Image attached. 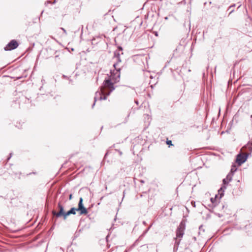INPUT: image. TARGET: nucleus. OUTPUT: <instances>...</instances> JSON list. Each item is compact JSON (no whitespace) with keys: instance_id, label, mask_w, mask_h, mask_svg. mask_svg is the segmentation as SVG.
<instances>
[{"instance_id":"9b49d317","label":"nucleus","mask_w":252,"mask_h":252,"mask_svg":"<svg viewBox=\"0 0 252 252\" xmlns=\"http://www.w3.org/2000/svg\"><path fill=\"white\" fill-rule=\"evenodd\" d=\"M166 143L168 145H172V141L171 140H168L167 141Z\"/></svg>"},{"instance_id":"f3484780","label":"nucleus","mask_w":252,"mask_h":252,"mask_svg":"<svg viewBox=\"0 0 252 252\" xmlns=\"http://www.w3.org/2000/svg\"><path fill=\"white\" fill-rule=\"evenodd\" d=\"M251 117H252V116H251Z\"/></svg>"},{"instance_id":"f8f14e48","label":"nucleus","mask_w":252,"mask_h":252,"mask_svg":"<svg viewBox=\"0 0 252 252\" xmlns=\"http://www.w3.org/2000/svg\"><path fill=\"white\" fill-rule=\"evenodd\" d=\"M215 200H216V198H211V200L212 203H214Z\"/></svg>"},{"instance_id":"7ed1b4c3","label":"nucleus","mask_w":252,"mask_h":252,"mask_svg":"<svg viewBox=\"0 0 252 252\" xmlns=\"http://www.w3.org/2000/svg\"><path fill=\"white\" fill-rule=\"evenodd\" d=\"M185 229V224L183 222H181L178 227V229L176 231V237L177 239L180 238V240L181 238L183 237V236L184 234V230Z\"/></svg>"},{"instance_id":"4468645a","label":"nucleus","mask_w":252,"mask_h":252,"mask_svg":"<svg viewBox=\"0 0 252 252\" xmlns=\"http://www.w3.org/2000/svg\"><path fill=\"white\" fill-rule=\"evenodd\" d=\"M119 50H120V51H122V50H123L122 48V47H119Z\"/></svg>"},{"instance_id":"6e6552de","label":"nucleus","mask_w":252,"mask_h":252,"mask_svg":"<svg viewBox=\"0 0 252 252\" xmlns=\"http://www.w3.org/2000/svg\"><path fill=\"white\" fill-rule=\"evenodd\" d=\"M78 232L76 231L75 234H74V237H73V240H72V244H71V246L72 247L74 245H75L76 244V243L75 242L76 241V239H77V238L78 237Z\"/></svg>"},{"instance_id":"ddd939ff","label":"nucleus","mask_w":252,"mask_h":252,"mask_svg":"<svg viewBox=\"0 0 252 252\" xmlns=\"http://www.w3.org/2000/svg\"><path fill=\"white\" fill-rule=\"evenodd\" d=\"M11 155H12V154H11V153H10V156H9V158H7V160H8L11 157Z\"/></svg>"},{"instance_id":"20e7f679","label":"nucleus","mask_w":252,"mask_h":252,"mask_svg":"<svg viewBox=\"0 0 252 252\" xmlns=\"http://www.w3.org/2000/svg\"><path fill=\"white\" fill-rule=\"evenodd\" d=\"M58 207L59 209V211L58 212H56L55 211H53L52 214L53 216H56V217L58 218L63 216V219H64V215L65 214L66 212L64 211L63 206L60 203H59Z\"/></svg>"},{"instance_id":"9d476101","label":"nucleus","mask_w":252,"mask_h":252,"mask_svg":"<svg viewBox=\"0 0 252 252\" xmlns=\"http://www.w3.org/2000/svg\"><path fill=\"white\" fill-rule=\"evenodd\" d=\"M60 30H61L63 31V32L64 33V34H65V35H66V32L64 28H60Z\"/></svg>"},{"instance_id":"1a4fd4ad","label":"nucleus","mask_w":252,"mask_h":252,"mask_svg":"<svg viewBox=\"0 0 252 252\" xmlns=\"http://www.w3.org/2000/svg\"><path fill=\"white\" fill-rule=\"evenodd\" d=\"M223 184H224V185H225V184H227V183H228V180H227V178H226V179H224L223 180Z\"/></svg>"},{"instance_id":"2eb2a0df","label":"nucleus","mask_w":252,"mask_h":252,"mask_svg":"<svg viewBox=\"0 0 252 252\" xmlns=\"http://www.w3.org/2000/svg\"><path fill=\"white\" fill-rule=\"evenodd\" d=\"M71 197H72V194H70V195H69V199H71Z\"/></svg>"},{"instance_id":"f257e3e1","label":"nucleus","mask_w":252,"mask_h":252,"mask_svg":"<svg viewBox=\"0 0 252 252\" xmlns=\"http://www.w3.org/2000/svg\"><path fill=\"white\" fill-rule=\"evenodd\" d=\"M115 58L118 61L117 63L113 64L114 69L111 70L109 79L106 80L104 82V86L101 89L100 92H97L95 93L94 101L96 100V97L99 96V99H106V96L109 95L110 93L113 91L115 88L113 86V83L117 82L120 80L121 67L119 64L121 61L120 59L119 54L115 53Z\"/></svg>"},{"instance_id":"0eeeda50","label":"nucleus","mask_w":252,"mask_h":252,"mask_svg":"<svg viewBox=\"0 0 252 252\" xmlns=\"http://www.w3.org/2000/svg\"><path fill=\"white\" fill-rule=\"evenodd\" d=\"M79 203L80 214H86L87 213V210L84 207L82 204V198H80Z\"/></svg>"},{"instance_id":"39448f33","label":"nucleus","mask_w":252,"mask_h":252,"mask_svg":"<svg viewBox=\"0 0 252 252\" xmlns=\"http://www.w3.org/2000/svg\"><path fill=\"white\" fill-rule=\"evenodd\" d=\"M247 158L248 156L246 154H240L237 155L236 162L238 163L239 165H240L246 161Z\"/></svg>"},{"instance_id":"423d86ee","label":"nucleus","mask_w":252,"mask_h":252,"mask_svg":"<svg viewBox=\"0 0 252 252\" xmlns=\"http://www.w3.org/2000/svg\"><path fill=\"white\" fill-rule=\"evenodd\" d=\"M76 211H79V204L77 208H71L69 211L65 213L64 215V220L66 219L67 216L71 214L75 215Z\"/></svg>"},{"instance_id":"dca6fc26","label":"nucleus","mask_w":252,"mask_h":252,"mask_svg":"<svg viewBox=\"0 0 252 252\" xmlns=\"http://www.w3.org/2000/svg\"><path fill=\"white\" fill-rule=\"evenodd\" d=\"M222 189H223V188L222 187L220 188V190H222Z\"/></svg>"},{"instance_id":"f03ea898","label":"nucleus","mask_w":252,"mask_h":252,"mask_svg":"<svg viewBox=\"0 0 252 252\" xmlns=\"http://www.w3.org/2000/svg\"><path fill=\"white\" fill-rule=\"evenodd\" d=\"M18 45V42L16 40L13 39L6 45L4 48V50L5 51H11L17 48Z\"/></svg>"}]
</instances>
